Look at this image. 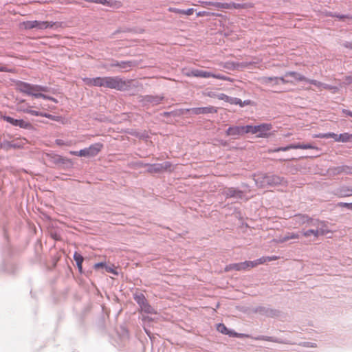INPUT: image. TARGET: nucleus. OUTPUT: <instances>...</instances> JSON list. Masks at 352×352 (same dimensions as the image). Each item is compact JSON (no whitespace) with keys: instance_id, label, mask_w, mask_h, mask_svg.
<instances>
[{"instance_id":"34","label":"nucleus","mask_w":352,"mask_h":352,"mask_svg":"<svg viewBox=\"0 0 352 352\" xmlns=\"http://www.w3.org/2000/svg\"><path fill=\"white\" fill-rule=\"evenodd\" d=\"M339 135L335 133H331V132H329V133H320L319 135H317L318 138H333L334 139V140L336 142H338V136Z\"/></svg>"},{"instance_id":"35","label":"nucleus","mask_w":352,"mask_h":352,"mask_svg":"<svg viewBox=\"0 0 352 352\" xmlns=\"http://www.w3.org/2000/svg\"><path fill=\"white\" fill-rule=\"evenodd\" d=\"M294 148L295 149H314V148H316V147L313 146L312 144H300V143H298V144H294Z\"/></svg>"},{"instance_id":"29","label":"nucleus","mask_w":352,"mask_h":352,"mask_svg":"<svg viewBox=\"0 0 352 352\" xmlns=\"http://www.w3.org/2000/svg\"><path fill=\"white\" fill-rule=\"evenodd\" d=\"M334 174H341L342 173L345 174H350L351 173V168L348 166H340L333 168Z\"/></svg>"},{"instance_id":"47","label":"nucleus","mask_w":352,"mask_h":352,"mask_svg":"<svg viewBox=\"0 0 352 352\" xmlns=\"http://www.w3.org/2000/svg\"><path fill=\"white\" fill-rule=\"evenodd\" d=\"M305 82H307L311 85H314L315 86H316L317 87H322V82H319L316 80H314V79H309L307 78V80H305Z\"/></svg>"},{"instance_id":"15","label":"nucleus","mask_w":352,"mask_h":352,"mask_svg":"<svg viewBox=\"0 0 352 352\" xmlns=\"http://www.w3.org/2000/svg\"><path fill=\"white\" fill-rule=\"evenodd\" d=\"M85 83L90 86L105 87L107 88V76L104 77H96V78H87L84 80Z\"/></svg>"},{"instance_id":"39","label":"nucleus","mask_w":352,"mask_h":352,"mask_svg":"<svg viewBox=\"0 0 352 352\" xmlns=\"http://www.w3.org/2000/svg\"><path fill=\"white\" fill-rule=\"evenodd\" d=\"M340 194L341 196L347 197L352 195V189L346 187H343L340 190Z\"/></svg>"},{"instance_id":"63","label":"nucleus","mask_w":352,"mask_h":352,"mask_svg":"<svg viewBox=\"0 0 352 352\" xmlns=\"http://www.w3.org/2000/svg\"><path fill=\"white\" fill-rule=\"evenodd\" d=\"M347 79L349 80L350 82H352V76H349L347 78Z\"/></svg>"},{"instance_id":"28","label":"nucleus","mask_w":352,"mask_h":352,"mask_svg":"<svg viewBox=\"0 0 352 352\" xmlns=\"http://www.w3.org/2000/svg\"><path fill=\"white\" fill-rule=\"evenodd\" d=\"M51 161L55 164H65L70 162L68 160L58 155L51 156Z\"/></svg>"},{"instance_id":"13","label":"nucleus","mask_w":352,"mask_h":352,"mask_svg":"<svg viewBox=\"0 0 352 352\" xmlns=\"http://www.w3.org/2000/svg\"><path fill=\"white\" fill-rule=\"evenodd\" d=\"M309 222V226H317V230H318L320 236H324L331 232V230L329 229L327 222L320 221L316 219H314V220H311Z\"/></svg>"},{"instance_id":"42","label":"nucleus","mask_w":352,"mask_h":352,"mask_svg":"<svg viewBox=\"0 0 352 352\" xmlns=\"http://www.w3.org/2000/svg\"><path fill=\"white\" fill-rule=\"evenodd\" d=\"M25 113H29L32 116H41L42 117V115H43V112L41 111H35V110H32V109H25L23 111Z\"/></svg>"},{"instance_id":"41","label":"nucleus","mask_w":352,"mask_h":352,"mask_svg":"<svg viewBox=\"0 0 352 352\" xmlns=\"http://www.w3.org/2000/svg\"><path fill=\"white\" fill-rule=\"evenodd\" d=\"M333 17L338 18L340 21H344L346 19H352V17L349 14H341L337 12L333 14Z\"/></svg>"},{"instance_id":"59","label":"nucleus","mask_w":352,"mask_h":352,"mask_svg":"<svg viewBox=\"0 0 352 352\" xmlns=\"http://www.w3.org/2000/svg\"><path fill=\"white\" fill-rule=\"evenodd\" d=\"M70 154L75 156H79L78 151H70Z\"/></svg>"},{"instance_id":"10","label":"nucleus","mask_w":352,"mask_h":352,"mask_svg":"<svg viewBox=\"0 0 352 352\" xmlns=\"http://www.w3.org/2000/svg\"><path fill=\"white\" fill-rule=\"evenodd\" d=\"M3 120L14 126H19V128L31 130L33 126L29 122L24 120L23 119H15L9 116H3Z\"/></svg>"},{"instance_id":"25","label":"nucleus","mask_w":352,"mask_h":352,"mask_svg":"<svg viewBox=\"0 0 352 352\" xmlns=\"http://www.w3.org/2000/svg\"><path fill=\"white\" fill-rule=\"evenodd\" d=\"M266 177H267V174L258 175L256 178H254L256 184L259 187L267 186V179H265Z\"/></svg>"},{"instance_id":"5","label":"nucleus","mask_w":352,"mask_h":352,"mask_svg":"<svg viewBox=\"0 0 352 352\" xmlns=\"http://www.w3.org/2000/svg\"><path fill=\"white\" fill-rule=\"evenodd\" d=\"M218 109L213 106H208L204 107H193L189 109H182V114H192V115H206L210 113H217Z\"/></svg>"},{"instance_id":"56","label":"nucleus","mask_w":352,"mask_h":352,"mask_svg":"<svg viewBox=\"0 0 352 352\" xmlns=\"http://www.w3.org/2000/svg\"><path fill=\"white\" fill-rule=\"evenodd\" d=\"M56 144H58V145H59V146H61V145H63V144H64V142H63V140H60V139H57V140H56Z\"/></svg>"},{"instance_id":"48","label":"nucleus","mask_w":352,"mask_h":352,"mask_svg":"<svg viewBox=\"0 0 352 352\" xmlns=\"http://www.w3.org/2000/svg\"><path fill=\"white\" fill-rule=\"evenodd\" d=\"M338 205L340 207L345 208L347 210H352V202L351 203L340 202L338 204Z\"/></svg>"},{"instance_id":"32","label":"nucleus","mask_w":352,"mask_h":352,"mask_svg":"<svg viewBox=\"0 0 352 352\" xmlns=\"http://www.w3.org/2000/svg\"><path fill=\"white\" fill-rule=\"evenodd\" d=\"M338 137V142L343 143L352 142V134L344 133L339 134Z\"/></svg>"},{"instance_id":"36","label":"nucleus","mask_w":352,"mask_h":352,"mask_svg":"<svg viewBox=\"0 0 352 352\" xmlns=\"http://www.w3.org/2000/svg\"><path fill=\"white\" fill-rule=\"evenodd\" d=\"M40 91H41V93H50V94H56V89L54 88H52V87H48V86H43V85H40Z\"/></svg>"},{"instance_id":"17","label":"nucleus","mask_w":352,"mask_h":352,"mask_svg":"<svg viewBox=\"0 0 352 352\" xmlns=\"http://www.w3.org/2000/svg\"><path fill=\"white\" fill-rule=\"evenodd\" d=\"M241 125H232L229 126L225 131L226 135L231 137L233 140L239 139L242 135Z\"/></svg>"},{"instance_id":"11","label":"nucleus","mask_w":352,"mask_h":352,"mask_svg":"<svg viewBox=\"0 0 352 352\" xmlns=\"http://www.w3.org/2000/svg\"><path fill=\"white\" fill-rule=\"evenodd\" d=\"M148 166V172L151 173H160L170 168L172 164L170 162H164L163 163L146 164Z\"/></svg>"},{"instance_id":"61","label":"nucleus","mask_w":352,"mask_h":352,"mask_svg":"<svg viewBox=\"0 0 352 352\" xmlns=\"http://www.w3.org/2000/svg\"><path fill=\"white\" fill-rule=\"evenodd\" d=\"M107 270L108 272H113V274H116V272H114V271H113L111 268H108V269H107Z\"/></svg>"},{"instance_id":"57","label":"nucleus","mask_w":352,"mask_h":352,"mask_svg":"<svg viewBox=\"0 0 352 352\" xmlns=\"http://www.w3.org/2000/svg\"><path fill=\"white\" fill-rule=\"evenodd\" d=\"M10 144L12 145L10 146V148H19V146L17 144H14V143H12L11 142H10Z\"/></svg>"},{"instance_id":"33","label":"nucleus","mask_w":352,"mask_h":352,"mask_svg":"<svg viewBox=\"0 0 352 352\" xmlns=\"http://www.w3.org/2000/svg\"><path fill=\"white\" fill-rule=\"evenodd\" d=\"M228 7H225V9H243L246 8L245 3H227Z\"/></svg>"},{"instance_id":"18","label":"nucleus","mask_w":352,"mask_h":352,"mask_svg":"<svg viewBox=\"0 0 352 352\" xmlns=\"http://www.w3.org/2000/svg\"><path fill=\"white\" fill-rule=\"evenodd\" d=\"M135 65L132 60L118 61L112 60L110 66L118 67L122 71H127Z\"/></svg>"},{"instance_id":"51","label":"nucleus","mask_w":352,"mask_h":352,"mask_svg":"<svg viewBox=\"0 0 352 352\" xmlns=\"http://www.w3.org/2000/svg\"><path fill=\"white\" fill-rule=\"evenodd\" d=\"M43 99H45V100H50V101H52L55 103H58V100L57 99H56L54 97H52V96H47L46 94H44L43 96Z\"/></svg>"},{"instance_id":"62","label":"nucleus","mask_w":352,"mask_h":352,"mask_svg":"<svg viewBox=\"0 0 352 352\" xmlns=\"http://www.w3.org/2000/svg\"><path fill=\"white\" fill-rule=\"evenodd\" d=\"M0 72H6V69L3 67H0Z\"/></svg>"},{"instance_id":"23","label":"nucleus","mask_w":352,"mask_h":352,"mask_svg":"<svg viewBox=\"0 0 352 352\" xmlns=\"http://www.w3.org/2000/svg\"><path fill=\"white\" fill-rule=\"evenodd\" d=\"M300 234L295 232H287L283 236H280L278 240L279 243H285L290 239H298Z\"/></svg>"},{"instance_id":"38","label":"nucleus","mask_w":352,"mask_h":352,"mask_svg":"<svg viewBox=\"0 0 352 352\" xmlns=\"http://www.w3.org/2000/svg\"><path fill=\"white\" fill-rule=\"evenodd\" d=\"M289 149H295L294 148V144H291L289 145H287L286 146H281L274 148V152H279V151H287Z\"/></svg>"},{"instance_id":"26","label":"nucleus","mask_w":352,"mask_h":352,"mask_svg":"<svg viewBox=\"0 0 352 352\" xmlns=\"http://www.w3.org/2000/svg\"><path fill=\"white\" fill-rule=\"evenodd\" d=\"M292 77L294 79H295L297 81H305V80H307V78H306L305 76L296 72H287L285 73V77Z\"/></svg>"},{"instance_id":"55","label":"nucleus","mask_w":352,"mask_h":352,"mask_svg":"<svg viewBox=\"0 0 352 352\" xmlns=\"http://www.w3.org/2000/svg\"><path fill=\"white\" fill-rule=\"evenodd\" d=\"M104 266H105V263H102V262L96 263L95 265H94L96 269H98L99 267H102Z\"/></svg>"},{"instance_id":"54","label":"nucleus","mask_w":352,"mask_h":352,"mask_svg":"<svg viewBox=\"0 0 352 352\" xmlns=\"http://www.w3.org/2000/svg\"><path fill=\"white\" fill-rule=\"evenodd\" d=\"M342 113L348 116L352 117V111L350 110L343 109Z\"/></svg>"},{"instance_id":"52","label":"nucleus","mask_w":352,"mask_h":352,"mask_svg":"<svg viewBox=\"0 0 352 352\" xmlns=\"http://www.w3.org/2000/svg\"><path fill=\"white\" fill-rule=\"evenodd\" d=\"M194 12V10L193 8H188L187 10H181V12L186 14V15H191Z\"/></svg>"},{"instance_id":"8","label":"nucleus","mask_w":352,"mask_h":352,"mask_svg":"<svg viewBox=\"0 0 352 352\" xmlns=\"http://www.w3.org/2000/svg\"><path fill=\"white\" fill-rule=\"evenodd\" d=\"M263 258H259L258 260L254 261H245L239 263H233L228 265L226 267V270L228 271L230 270H234L236 271L244 270L248 268H251L256 266L258 263H263Z\"/></svg>"},{"instance_id":"9","label":"nucleus","mask_w":352,"mask_h":352,"mask_svg":"<svg viewBox=\"0 0 352 352\" xmlns=\"http://www.w3.org/2000/svg\"><path fill=\"white\" fill-rule=\"evenodd\" d=\"M103 145L101 143H95L87 148L78 151L80 157H91L98 155L102 148Z\"/></svg>"},{"instance_id":"58","label":"nucleus","mask_w":352,"mask_h":352,"mask_svg":"<svg viewBox=\"0 0 352 352\" xmlns=\"http://www.w3.org/2000/svg\"><path fill=\"white\" fill-rule=\"evenodd\" d=\"M173 113V112L166 111V112L163 113V116H165V117H168V116H170Z\"/></svg>"},{"instance_id":"30","label":"nucleus","mask_w":352,"mask_h":352,"mask_svg":"<svg viewBox=\"0 0 352 352\" xmlns=\"http://www.w3.org/2000/svg\"><path fill=\"white\" fill-rule=\"evenodd\" d=\"M301 233L305 237H309L313 235L314 239H317L320 236L317 228H310L307 230H303Z\"/></svg>"},{"instance_id":"12","label":"nucleus","mask_w":352,"mask_h":352,"mask_svg":"<svg viewBox=\"0 0 352 352\" xmlns=\"http://www.w3.org/2000/svg\"><path fill=\"white\" fill-rule=\"evenodd\" d=\"M272 128V125L270 123H263L258 125H253V134H257L258 138H265L267 133Z\"/></svg>"},{"instance_id":"14","label":"nucleus","mask_w":352,"mask_h":352,"mask_svg":"<svg viewBox=\"0 0 352 352\" xmlns=\"http://www.w3.org/2000/svg\"><path fill=\"white\" fill-rule=\"evenodd\" d=\"M163 99L164 96H161L146 95L142 97L140 102L144 106L149 104L155 106L159 104Z\"/></svg>"},{"instance_id":"60","label":"nucleus","mask_w":352,"mask_h":352,"mask_svg":"<svg viewBox=\"0 0 352 352\" xmlns=\"http://www.w3.org/2000/svg\"><path fill=\"white\" fill-rule=\"evenodd\" d=\"M335 12H329L328 14H327V16H331V17H333V14Z\"/></svg>"},{"instance_id":"19","label":"nucleus","mask_w":352,"mask_h":352,"mask_svg":"<svg viewBox=\"0 0 352 352\" xmlns=\"http://www.w3.org/2000/svg\"><path fill=\"white\" fill-rule=\"evenodd\" d=\"M186 75L188 77L193 76V77L204 78H210L211 76H212V72H210L200 70L198 69H190L186 73Z\"/></svg>"},{"instance_id":"31","label":"nucleus","mask_w":352,"mask_h":352,"mask_svg":"<svg viewBox=\"0 0 352 352\" xmlns=\"http://www.w3.org/2000/svg\"><path fill=\"white\" fill-rule=\"evenodd\" d=\"M230 100L231 104H238L241 107L249 105L251 103V101L250 100L242 101L240 98L234 97H232V98L230 99Z\"/></svg>"},{"instance_id":"37","label":"nucleus","mask_w":352,"mask_h":352,"mask_svg":"<svg viewBox=\"0 0 352 352\" xmlns=\"http://www.w3.org/2000/svg\"><path fill=\"white\" fill-rule=\"evenodd\" d=\"M241 126V131H242V135H244L247 133H251L253 134V125L252 124H247L245 126Z\"/></svg>"},{"instance_id":"50","label":"nucleus","mask_w":352,"mask_h":352,"mask_svg":"<svg viewBox=\"0 0 352 352\" xmlns=\"http://www.w3.org/2000/svg\"><path fill=\"white\" fill-rule=\"evenodd\" d=\"M97 3L102 4L103 6H108V7L111 6V5H112V3L108 0H98Z\"/></svg>"},{"instance_id":"53","label":"nucleus","mask_w":352,"mask_h":352,"mask_svg":"<svg viewBox=\"0 0 352 352\" xmlns=\"http://www.w3.org/2000/svg\"><path fill=\"white\" fill-rule=\"evenodd\" d=\"M343 46L352 50V42L346 41L343 43Z\"/></svg>"},{"instance_id":"27","label":"nucleus","mask_w":352,"mask_h":352,"mask_svg":"<svg viewBox=\"0 0 352 352\" xmlns=\"http://www.w3.org/2000/svg\"><path fill=\"white\" fill-rule=\"evenodd\" d=\"M74 259L76 261V265L78 267V269L80 272H82V263L84 261L83 256L78 253L77 252H75L74 254Z\"/></svg>"},{"instance_id":"7","label":"nucleus","mask_w":352,"mask_h":352,"mask_svg":"<svg viewBox=\"0 0 352 352\" xmlns=\"http://www.w3.org/2000/svg\"><path fill=\"white\" fill-rule=\"evenodd\" d=\"M133 299L141 308V310L146 314H155L154 309L149 305L143 294H134Z\"/></svg>"},{"instance_id":"24","label":"nucleus","mask_w":352,"mask_h":352,"mask_svg":"<svg viewBox=\"0 0 352 352\" xmlns=\"http://www.w3.org/2000/svg\"><path fill=\"white\" fill-rule=\"evenodd\" d=\"M294 219L296 222L298 224H307V226H309V221L311 220H314L313 218L309 217L307 215L305 214H297L295 215Z\"/></svg>"},{"instance_id":"22","label":"nucleus","mask_w":352,"mask_h":352,"mask_svg":"<svg viewBox=\"0 0 352 352\" xmlns=\"http://www.w3.org/2000/svg\"><path fill=\"white\" fill-rule=\"evenodd\" d=\"M200 3L203 7L214 6L218 10L225 9V7H228L227 3L216 1H201Z\"/></svg>"},{"instance_id":"64","label":"nucleus","mask_w":352,"mask_h":352,"mask_svg":"<svg viewBox=\"0 0 352 352\" xmlns=\"http://www.w3.org/2000/svg\"><path fill=\"white\" fill-rule=\"evenodd\" d=\"M309 227H311V228H317V226H308Z\"/></svg>"},{"instance_id":"3","label":"nucleus","mask_w":352,"mask_h":352,"mask_svg":"<svg viewBox=\"0 0 352 352\" xmlns=\"http://www.w3.org/2000/svg\"><path fill=\"white\" fill-rule=\"evenodd\" d=\"M132 80H126L119 76H107V88L120 91L129 90L131 87Z\"/></svg>"},{"instance_id":"46","label":"nucleus","mask_w":352,"mask_h":352,"mask_svg":"<svg viewBox=\"0 0 352 352\" xmlns=\"http://www.w3.org/2000/svg\"><path fill=\"white\" fill-rule=\"evenodd\" d=\"M217 98L219 100H223V101L229 102L230 104V99H231L232 97H230L224 94H219L217 95Z\"/></svg>"},{"instance_id":"6","label":"nucleus","mask_w":352,"mask_h":352,"mask_svg":"<svg viewBox=\"0 0 352 352\" xmlns=\"http://www.w3.org/2000/svg\"><path fill=\"white\" fill-rule=\"evenodd\" d=\"M254 314H258L261 316L268 318H277L280 316V311L276 309H272L270 307L257 306L253 307L252 309Z\"/></svg>"},{"instance_id":"44","label":"nucleus","mask_w":352,"mask_h":352,"mask_svg":"<svg viewBox=\"0 0 352 352\" xmlns=\"http://www.w3.org/2000/svg\"><path fill=\"white\" fill-rule=\"evenodd\" d=\"M12 145L10 144V142L8 140H4L3 142H0V148L4 149V150H9L10 149V146Z\"/></svg>"},{"instance_id":"20","label":"nucleus","mask_w":352,"mask_h":352,"mask_svg":"<svg viewBox=\"0 0 352 352\" xmlns=\"http://www.w3.org/2000/svg\"><path fill=\"white\" fill-rule=\"evenodd\" d=\"M287 77H285V74L282 77H263L262 78V82L264 84H270L272 81H275V84H278L279 82H281L283 84L287 83H292V80L287 79Z\"/></svg>"},{"instance_id":"40","label":"nucleus","mask_w":352,"mask_h":352,"mask_svg":"<svg viewBox=\"0 0 352 352\" xmlns=\"http://www.w3.org/2000/svg\"><path fill=\"white\" fill-rule=\"evenodd\" d=\"M212 75L211 77L212 78H217V79H219V80H226V81H232L231 78L230 77H228L226 76H224V75H222V74H213L212 73Z\"/></svg>"},{"instance_id":"49","label":"nucleus","mask_w":352,"mask_h":352,"mask_svg":"<svg viewBox=\"0 0 352 352\" xmlns=\"http://www.w3.org/2000/svg\"><path fill=\"white\" fill-rule=\"evenodd\" d=\"M42 117L47 118H48V119H50L51 120H54V121H57L58 120V117L57 116L52 115V114H50V113H47L43 112Z\"/></svg>"},{"instance_id":"1","label":"nucleus","mask_w":352,"mask_h":352,"mask_svg":"<svg viewBox=\"0 0 352 352\" xmlns=\"http://www.w3.org/2000/svg\"><path fill=\"white\" fill-rule=\"evenodd\" d=\"M217 330L224 335H228L230 337L234 338H250L249 335L243 333H238L234 330L228 329L226 326L223 323H219L217 325ZM251 338L255 340H265L269 342H273L276 343H283V341L275 337L266 336H258L256 337H251Z\"/></svg>"},{"instance_id":"2","label":"nucleus","mask_w":352,"mask_h":352,"mask_svg":"<svg viewBox=\"0 0 352 352\" xmlns=\"http://www.w3.org/2000/svg\"><path fill=\"white\" fill-rule=\"evenodd\" d=\"M16 89L21 93L34 97L36 98H43L44 94L41 93L40 85L28 83L19 80L16 82Z\"/></svg>"},{"instance_id":"43","label":"nucleus","mask_w":352,"mask_h":352,"mask_svg":"<svg viewBox=\"0 0 352 352\" xmlns=\"http://www.w3.org/2000/svg\"><path fill=\"white\" fill-rule=\"evenodd\" d=\"M218 14H216L213 12H210L207 11H200L197 13V16H217Z\"/></svg>"},{"instance_id":"45","label":"nucleus","mask_w":352,"mask_h":352,"mask_svg":"<svg viewBox=\"0 0 352 352\" xmlns=\"http://www.w3.org/2000/svg\"><path fill=\"white\" fill-rule=\"evenodd\" d=\"M321 87H322L324 89L333 90V93L336 92L338 90V88L337 87L332 86L325 83H322Z\"/></svg>"},{"instance_id":"16","label":"nucleus","mask_w":352,"mask_h":352,"mask_svg":"<svg viewBox=\"0 0 352 352\" xmlns=\"http://www.w3.org/2000/svg\"><path fill=\"white\" fill-rule=\"evenodd\" d=\"M224 195L226 198H235V199H243L245 196V192L239 190V188L230 187L228 188L225 192Z\"/></svg>"},{"instance_id":"4","label":"nucleus","mask_w":352,"mask_h":352,"mask_svg":"<svg viewBox=\"0 0 352 352\" xmlns=\"http://www.w3.org/2000/svg\"><path fill=\"white\" fill-rule=\"evenodd\" d=\"M56 25L54 22L41 21H27L23 22L24 28L26 30H45L47 28H53Z\"/></svg>"},{"instance_id":"21","label":"nucleus","mask_w":352,"mask_h":352,"mask_svg":"<svg viewBox=\"0 0 352 352\" xmlns=\"http://www.w3.org/2000/svg\"><path fill=\"white\" fill-rule=\"evenodd\" d=\"M267 179V186H274L280 184L284 178L276 175H268L267 177H265Z\"/></svg>"}]
</instances>
